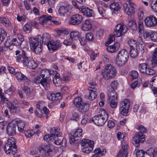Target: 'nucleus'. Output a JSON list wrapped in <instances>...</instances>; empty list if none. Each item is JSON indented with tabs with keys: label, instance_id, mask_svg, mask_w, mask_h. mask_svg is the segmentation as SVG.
<instances>
[{
	"label": "nucleus",
	"instance_id": "obj_1",
	"mask_svg": "<svg viewBox=\"0 0 157 157\" xmlns=\"http://www.w3.org/2000/svg\"><path fill=\"white\" fill-rule=\"evenodd\" d=\"M17 62L19 63H22L28 68L34 69L37 67V63L32 58L28 57L25 52H23L21 54H20L15 57Z\"/></svg>",
	"mask_w": 157,
	"mask_h": 157
},
{
	"label": "nucleus",
	"instance_id": "obj_2",
	"mask_svg": "<svg viewBox=\"0 0 157 157\" xmlns=\"http://www.w3.org/2000/svg\"><path fill=\"white\" fill-rule=\"evenodd\" d=\"M41 36L39 35L36 37L31 38L30 40V45L31 50L36 54H38L42 52Z\"/></svg>",
	"mask_w": 157,
	"mask_h": 157
},
{
	"label": "nucleus",
	"instance_id": "obj_3",
	"mask_svg": "<svg viewBox=\"0 0 157 157\" xmlns=\"http://www.w3.org/2000/svg\"><path fill=\"white\" fill-rule=\"evenodd\" d=\"M16 141L14 138L9 139L4 147L5 153L7 154L14 155L17 151L16 144Z\"/></svg>",
	"mask_w": 157,
	"mask_h": 157
},
{
	"label": "nucleus",
	"instance_id": "obj_4",
	"mask_svg": "<svg viewBox=\"0 0 157 157\" xmlns=\"http://www.w3.org/2000/svg\"><path fill=\"white\" fill-rule=\"evenodd\" d=\"M100 114L94 117L92 121L93 122L98 126H102L108 120L109 114L104 109L100 110Z\"/></svg>",
	"mask_w": 157,
	"mask_h": 157
},
{
	"label": "nucleus",
	"instance_id": "obj_5",
	"mask_svg": "<svg viewBox=\"0 0 157 157\" xmlns=\"http://www.w3.org/2000/svg\"><path fill=\"white\" fill-rule=\"evenodd\" d=\"M101 74L104 79L109 80L114 78L117 74V71L115 67L112 65H106L102 71Z\"/></svg>",
	"mask_w": 157,
	"mask_h": 157
},
{
	"label": "nucleus",
	"instance_id": "obj_6",
	"mask_svg": "<svg viewBox=\"0 0 157 157\" xmlns=\"http://www.w3.org/2000/svg\"><path fill=\"white\" fill-rule=\"evenodd\" d=\"M128 58V52L124 49H122L118 52L116 56V63L118 66H122L126 63Z\"/></svg>",
	"mask_w": 157,
	"mask_h": 157
},
{
	"label": "nucleus",
	"instance_id": "obj_7",
	"mask_svg": "<svg viewBox=\"0 0 157 157\" xmlns=\"http://www.w3.org/2000/svg\"><path fill=\"white\" fill-rule=\"evenodd\" d=\"M39 23L44 27H47V24L48 21H52L54 24L58 25L59 22L56 20V18L47 15H43L39 19Z\"/></svg>",
	"mask_w": 157,
	"mask_h": 157
},
{
	"label": "nucleus",
	"instance_id": "obj_8",
	"mask_svg": "<svg viewBox=\"0 0 157 157\" xmlns=\"http://www.w3.org/2000/svg\"><path fill=\"white\" fill-rule=\"evenodd\" d=\"M128 31L127 27L123 23L117 24L114 28V33L115 36L119 37L124 35Z\"/></svg>",
	"mask_w": 157,
	"mask_h": 157
},
{
	"label": "nucleus",
	"instance_id": "obj_9",
	"mask_svg": "<svg viewBox=\"0 0 157 157\" xmlns=\"http://www.w3.org/2000/svg\"><path fill=\"white\" fill-rule=\"evenodd\" d=\"M145 26L147 27H152L157 25V18L153 15L146 17L144 19Z\"/></svg>",
	"mask_w": 157,
	"mask_h": 157
},
{
	"label": "nucleus",
	"instance_id": "obj_10",
	"mask_svg": "<svg viewBox=\"0 0 157 157\" xmlns=\"http://www.w3.org/2000/svg\"><path fill=\"white\" fill-rule=\"evenodd\" d=\"M58 132H60V134L59 136V135H57L56 133L55 134L54 136L53 137V140L52 141L57 145H59L62 144V146L63 147H65L66 144V139H64L61 136L62 135V132L61 130L58 128V130H57Z\"/></svg>",
	"mask_w": 157,
	"mask_h": 157
},
{
	"label": "nucleus",
	"instance_id": "obj_11",
	"mask_svg": "<svg viewBox=\"0 0 157 157\" xmlns=\"http://www.w3.org/2000/svg\"><path fill=\"white\" fill-rule=\"evenodd\" d=\"M130 103L129 101L127 99H125L121 102L120 104V111L121 114L126 115L128 112Z\"/></svg>",
	"mask_w": 157,
	"mask_h": 157
},
{
	"label": "nucleus",
	"instance_id": "obj_12",
	"mask_svg": "<svg viewBox=\"0 0 157 157\" xmlns=\"http://www.w3.org/2000/svg\"><path fill=\"white\" fill-rule=\"evenodd\" d=\"M83 21L82 16L78 14L73 15L70 18L68 23L70 25H77L81 23Z\"/></svg>",
	"mask_w": 157,
	"mask_h": 157
},
{
	"label": "nucleus",
	"instance_id": "obj_13",
	"mask_svg": "<svg viewBox=\"0 0 157 157\" xmlns=\"http://www.w3.org/2000/svg\"><path fill=\"white\" fill-rule=\"evenodd\" d=\"M58 130V128H57L53 127L52 128L50 131V135L49 134L45 135L44 137V140L48 142H49L50 141H52L53 140L52 139L53 138V137L54 136V135H55V134L56 133V134L58 135L59 134V136L60 134V132H58L57 131Z\"/></svg>",
	"mask_w": 157,
	"mask_h": 157
},
{
	"label": "nucleus",
	"instance_id": "obj_14",
	"mask_svg": "<svg viewBox=\"0 0 157 157\" xmlns=\"http://www.w3.org/2000/svg\"><path fill=\"white\" fill-rule=\"evenodd\" d=\"M109 98L110 101V105L113 108H115L117 105V93L115 91L111 92L109 95Z\"/></svg>",
	"mask_w": 157,
	"mask_h": 157
},
{
	"label": "nucleus",
	"instance_id": "obj_15",
	"mask_svg": "<svg viewBox=\"0 0 157 157\" xmlns=\"http://www.w3.org/2000/svg\"><path fill=\"white\" fill-rule=\"evenodd\" d=\"M49 50L50 52H52L56 50L60 45L59 40L56 41H51L47 44Z\"/></svg>",
	"mask_w": 157,
	"mask_h": 157
},
{
	"label": "nucleus",
	"instance_id": "obj_16",
	"mask_svg": "<svg viewBox=\"0 0 157 157\" xmlns=\"http://www.w3.org/2000/svg\"><path fill=\"white\" fill-rule=\"evenodd\" d=\"M124 5V8L125 13L128 15H132L134 12V4L128 2Z\"/></svg>",
	"mask_w": 157,
	"mask_h": 157
},
{
	"label": "nucleus",
	"instance_id": "obj_17",
	"mask_svg": "<svg viewBox=\"0 0 157 157\" xmlns=\"http://www.w3.org/2000/svg\"><path fill=\"white\" fill-rule=\"evenodd\" d=\"M17 126L16 123H10L6 128V132L9 136H13L16 133V128Z\"/></svg>",
	"mask_w": 157,
	"mask_h": 157
},
{
	"label": "nucleus",
	"instance_id": "obj_18",
	"mask_svg": "<svg viewBox=\"0 0 157 157\" xmlns=\"http://www.w3.org/2000/svg\"><path fill=\"white\" fill-rule=\"evenodd\" d=\"M79 10L83 13L84 16L87 17H91L93 15V10L84 6H82L79 8Z\"/></svg>",
	"mask_w": 157,
	"mask_h": 157
},
{
	"label": "nucleus",
	"instance_id": "obj_19",
	"mask_svg": "<svg viewBox=\"0 0 157 157\" xmlns=\"http://www.w3.org/2000/svg\"><path fill=\"white\" fill-rule=\"evenodd\" d=\"M88 89L89 93V99L91 101L94 100L97 96L96 88L95 87L89 86Z\"/></svg>",
	"mask_w": 157,
	"mask_h": 157
},
{
	"label": "nucleus",
	"instance_id": "obj_20",
	"mask_svg": "<svg viewBox=\"0 0 157 157\" xmlns=\"http://www.w3.org/2000/svg\"><path fill=\"white\" fill-rule=\"evenodd\" d=\"M92 28L91 22L89 20H86L83 21L81 29L83 31L90 30Z\"/></svg>",
	"mask_w": 157,
	"mask_h": 157
},
{
	"label": "nucleus",
	"instance_id": "obj_21",
	"mask_svg": "<svg viewBox=\"0 0 157 157\" xmlns=\"http://www.w3.org/2000/svg\"><path fill=\"white\" fill-rule=\"evenodd\" d=\"M24 40V38L21 34H18L17 38H13L12 40L13 45L17 46L21 45L22 42Z\"/></svg>",
	"mask_w": 157,
	"mask_h": 157
},
{
	"label": "nucleus",
	"instance_id": "obj_22",
	"mask_svg": "<svg viewBox=\"0 0 157 157\" xmlns=\"http://www.w3.org/2000/svg\"><path fill=\"white\" fill-rule=\"evenodd\" d=\"M145 140L144 136L142 134L138 133L133 138V141L135 144H137V147L140 143H143Z\"/></svg>",
	"mask_w": 157,
	"mask_h": 157
},
{
	"label": "nucleus",
	"instance_id": "obj_23",
	"mask_svg": "<svg viewBox=\"0 0 157 157\" xmlns=\"http://www.w3.org/2000/svg\"><path fill=\"white\" fill-rule=\"evenodd\" d=\"M120 44L118 42H116L113 44L108 46L106 47L108 51L111 53H114L118 50L120 47Z\"/></svg>",
	"mask_w": 157,
	"mask_h": 157
},
{
	"label": "nucleus",
	"instance_id": "obj_24",
	"mask_svg": "<svg viewBox=\"0 0 157 157\" xmlns=\"http://www.w3.org/2000/svg\"><path fill=\"white\" fill-rule=\"evenodd\" d=\"M70 8V6L67 5L61 6L58 10V13L60 16H64L67 12H68Z\"/></svg>",
	"mask_w": 157,
	"mask_h": 157
},
{
	"label": "nucleus",
	"instance_id": "obj_25",
	"mask_svg": "<svg viewBox=\"0 0 157 157\" xmlns=\"http://www.w3.org/2000/svg\"><path fill=\"white\" fill-rule=\"evenodd\" d=\"M94 145V142L93 141H91L90 144H86L83 148L82 152L86 153H90L93 150Z\"/></svg>",
	"mask_w": 157,
	"mask_h": 157
},
{
	"label": "nucleus",
	"instance_id": "obj_26",
	"mask_svg": "<svg viewBox=\"0 0 157 157\" xmlns=\"http://www.w3.org/2000/svg\"><path fill=\"white\" fill-rule=\"evenodd\" d=\"M89 108L88 104L83 102L77 108L80 112L86 113L89 110Z\"/></svg>",
	"mask_w": 157,
	"mask_h": 157
},
{
	"label": "nucleus",
	"instance_id": "obj_27",
	"mask_svg": "<svg viewBox=\"0 0 157 157\" xmlns=\"http://www.w3.org/2000/svg\"><path fill=\"white\" fill-rule=\"evenodd\" d=\"M15 75L17 80L19 82H28L29 79L27 78L21 72H16Z\"/></svg>",
	"mask_w": 157,
	"mask_h": 157
},
{
	"label": "nucleus",
	"instance_id": "obj_28",
	"mask_svg": "<svg viewBox=\"0 0 157 157\" xmlns=\"http://www.w3.org/2000/svg\"><path fill=\"white\" fill-rule=\"evenodd\" d=\"M43 153L46 157H50L52 153V150L49 146H45L42 148Z\"/></svg>",
	"mask_w": 157,
	"mask_h": 157
},
{
	"label": "nucleus",
	"instance_id": "obj_29",
	"mask_svg": "<svg viewBox=\"0 0 157 157\" xmlns=\"http://www.w3.org/2000/svg\"><path fill=\"white\" fill-rule=\"evenodd\" d=\"M17 125L18 131L21 132H24V128L25 126V122L21 120L18 121L16 124Z\"/></svg>",
	"mask_w": 157,
	"mask_h": 157
},
{
	"label": "nucleus",
	"instance_id": "obj_30",
	"mask_svg": "<svg viewBox=\"0 0 157 157\" xmlns=\"http://www.w3.org/2000/svg\"><path fill=\"white\" fill-rule=\"evenodd\" d=\"M151 62L152 66L155 67L157 66V48H155V51L153 53Z\"/></svg>",
	"mask_w": 157,
	"mask_h": 157
},
{
	"label": "nucleus",
	"instance_id": "obj_31",
	"mask_svg": "<svg viewBox=\"0 0 157 157\" xmlns=\"http://www.w3.org/2000/svg\"><path fill=\"white\" fill-rule=\"evenodd\" d=\"M50 35L48 33H45L43 34L42 36H41V44H42L43 42H44V44H47L50 41Z\"/></svg>",
	"mask_w": 157,
	"mask_h": 157
},
{
	"label": "nucleus",
	"instance_id": "obj_32",
	"mask_svg": "<svg viewBox=\"0 0 157 157\" xmlns=\"http://www.w3.org/2000/svg\"><path fill=\"white\" fill-rule=\"evenodd\" d=\"M40 84L45 90H48L49 89L50 86V83L48 79L43 78Z\"/></svg>",
	"mask_w": 157,
	"mask_h": 157
},
{
	"label": "nucleus",
	"instance_id": "obj_33",
	"mask_svg": "<svg viewBox=\"0 0 157 157\" xmlns=\"http://www.w3.org/2000/svg\"><path fill=\"white\" fill-rule=\"evenodd\" d=\"M146 154L149 156L155 157V155L157 154V148L151 147L147 150Z\"/></svg>",
	"mask_w": 157,
	"mask_h": 157
},
{
	"label": "nucleus",
	"instance_id": "obj_34",
	"mask_svg": "<svg viewBox=\"0 0 157 157\" xmlns=\"http://www.w3.org/2000/svg\"><path fill=\"white\" fill-rule=\"evenodd\" d=\"M49 70L47 69L42 70L40 72V75L43 78H48L49 77Z\"/></svg>",
	"mask_w": 157,
	"mask_h": 157
},
{
	"label": "nucleus",
	"instance_id": "obj_35",
	"mask_svg": "<svg viewBox=\"0 0 157 157\" xmlns=\"http://www.w3.org/2000/svg\"><path fill=\"white\" fill-rule=\"evenodd\" d=\"M110 9L114 11H118L121 10V7L118 3L114 2L110 5Z\"/></svg>",
	"mask_w": 157,
	"mask_h": 157
},
{
	"label": "nucleus",
	"instance_id": "obj_36",
	"mask_svg": "<svg viewBox=\"0 0 157 157\" xmlns=\"http://www.w3.org/2000/svg\"><path fill=\"white\" fill-rule=\"evenodd\" d=\"M15 90V87L11 85L9 88H5L4 92L6 94H7L9 95H11L14 93Z\"/></svg>",
	"mask_w": 157,
	"mask_h": 157
},
{
	"label": "nucleus",
	"instance_id": "obj_37",
	"mask_svg": "<svg viewBox=\"0 0 157 157\" xmlns=\"http://www.w3.org/2000/svg\"><path fill=\"white\" fill-rule=\"evenodd\" d=\"M7 36V33L2 28H0V44L2 43Z\"/></svg>",
	"mask_w": 157,
	"mask_h": 157
},
{
	"label": "nucleus",
	"instance_id": "obj_38",
	"mask_svg": "<svg viewBox=\"0 0 157 157\" xmlns=\"http://www.w3.org/2000/svg\"><path fill=\"white\" fill-rule=\"evenodd\" d=\"M81 33L75 30L72 31L70 34V37L71 40H75L76 38H78L81 35Z\"/></svg>",
	"mask_w": 157,
	"mask_h": 157
},
{
	"label": "nucleus",
	"instance_id": "obj_39",
	"mask_svg": "<svg viewBox=\"0 0 157 157\" xmlns=\"http://www.w3.org/2000/svg\"><path fill=\"white\" fill-rule=\"evenodd\" d=\"M82 130L81 128H78L74 132L72 131L71 133L75 137H81L82 133Z\"/></svg>",
	"mask_w": 157,
	"mask_h": 157
},
{
	"label": "nucleus",
	"instance_id": "obj_40",
	"mask_svg": "<svg viewBox=\"0 0 157 157\" xmlns=\"http://www.w3.org/2000/svg\"><path fill=\"white\" fill-rule=\"evenodd\" d=\"M53 81L54 84L57 86L60 85L61 80L60 77L56 75L53 78Z\"/></svg>",
	"mask_w": 157,
	"mask_h": 157
},
{
	"label": "nucleus",
	"instance_id": "obj_41",
	"mask_svg": "<svg viewBox=\"0 0 157 157\" xmlns=\"http://www.w3.org/2000/svg\"><path fill=\"white\" fill-rule=\"evenodd\" d=\"M147 69V66L145 63H141L139 65L138 69L141 73H146Z\"/></svg>",
	"mask_w": 157,
	"mask_h": 157
},
{
	"label": "nucleus",
	"instance_id": "obj_42",
	"mask_svg": "<svg viewBox=\"0 0 157 157\" xmlns=\"http://www.w3.org/2000/svg\"><path fill=\"white\" fill-rule=\"evenodd\" d=\"M83 102L82 98L79 97H76L73 101L74 104L77 108Z\"/></svg>",
	"mask_w": 157,
	"mask_h": 157
},
{
	"label": "nucleus",
	"instance_id": "obj_43",
	"mask_svg": "<svg viewBox=\"0 0 157 157\" xmlns=\"http://www.w3.org/2000/svg\"><path fill=\"white\" fill-rule=\"evenodd\" d=\"M130 54L132 58H135L136 57L138 54L137 48H131L130 51Z\"/></svg>",
	"mask_w": 157,
	"mask_h": 157
},
{
	"label": "nucleus",
	"instance_id": "obj_44",
	"mask_svg": "<svg viewBox=\"0 0 157 157\" xmlns=\"http://www.w3.org/2000/svg\"><path fill=\"white\" fill-rule=\"evenodd\" d=\"M128 42L131 48H137L138 44L136 40L133 39L129 40Z\"/></svg>",
	"mask_w": 157,
	"mask_h": 157
},
{
	"label": "nucleus",
	"instance_id": "obj_45",
	"mask_svg": "<svg viewBox=\"0 0 157 157\" xmlns=\"http://www.w3.org/2000/svg\"><path fill=\"white\" fill-rule=\"evenodd\" d=\"M1 19L0 20L1 22L6 27H8L11 25V23L10 22L8 18L6 17L2 18L1 17Z\"/></svg>",
	"mask_w": 157,
	"mask_h": 157
},
{
	"label": "nucleus",
	"instance_id": "obj_46",
	"mask_svg": "<svg viewBox=\"0 0 157 157\" xmlns=\"http://www.w3.org/2000/svg\"><path fill=\"white\" fill-rule=\"evenodd\" d=\"M150 4L153 10L157 13V0H150Z\"/></svg>",
	"mask_w": 157,
	"mask_h": 157
},
{
	"label": "nucleus",
	"instance_id": "obj_47",
	"mask_svg": "<svg viewBox=\"0 0 157 157\" xmlns=\"http://www.w3.org/2000/svg\"><path fill=\"white\" fill-rule=\"evenodd\" d=\"M128 152L126 150L121 149L117 155V157H127Z\"/></svg>",
	"mask_w": 157,
	"mask_h": 157
},
{
	"label": "nucleus",
	"instance_id": "obj_48",
	"mask_svg": "<svg viewBox=\"0 0 157 157\" xmlns=\"http://www.w3.org/2000/svg\"><path fill=\"white\" fill-rule=\"evenodd\" d=\"M71 119L76 121H78L79 120V116L76 110H74L72 112Z\"/></svg>",
	"mask_w": 157,
	"mask_h": 157
},
{
	"label": "nucleus",
	"instance_id": "obj_49",
	"mask_svg": "<svg viewBox=\"0 0 157 157\" xmlns=\"http://www.w3.org/2000/svg\"><path fill=\"white\" fill-rule=\"evenodd\" d=\"M47 97L48 99L52 101H55V94L52 92L49 91L47 94Z\"/></svg>",
	"mask_w": 157,
	"mask_h": 157
},
{
	"label": "nucleus",
	"instance_id": "obj_50",
	"mask_svg": "<svg viewBox=\"0 0 157 157\" xmlns=\"http://www.w3.org/2000/svg\"><path fill=\"white\" fill-rule=\"evenodd\" d=\"M43 79L40 75H38L34 78L33 82L36 84H40Z\"/></svg>",
	"mask_w": 157,
	"mask_h": 157
},
{
	"label": "nucleus",
	"instance_id": "obj_51",
	"mask_svg": "<svg viewBox=\"0 0 157 157\" xmlns=\"http://www.w3.org/2000/svg\"><path fill=\"white\" fill-rule=\"evenodd\" d=\"M86 38L88 41L93 40L94 38V35L90 32H88L86 35Z\"/></svg>",
	"mask_w": 157,
	"mask_h": 157
},
{
	"label": "nucleus",
	"instance_id": "obj_52",
	"mask_svg": "<svg viewBox=\"0 0 157 157\" xmlns=\"http://www.w3.org/2000/svg\"><path fill=\"white\" fill-rule=\"evenodd\" d=\"M79 40L80 43L82 45H84L86 43L87 40L85 37L81 35L79 37Z\"/></svg>",
	"mask_w": 157,
	"mask_h": 157
},
{
	"label": "nucleus",
	"instance_id": "obj_53",
	"mask_svg": "<svg viewBox=\"0 0 157 157\" xmlns=\"http://www.w3.org/2000/svg\"><path fill=\"white\" fill-rule=\"evenodd\" d=\"M98 12L102 17L106 16L105 11L102 7L101 6L98 7Z\"/></svg>",
	"mask_w": 157,
	"mask_h": 157
},
{
	"label": "nucleus",
	"instance_id": "obj_54",
	"mask_svg": "<svg viewBox=\"0 0 157 157\" xmlns=\"http://www.w3.org/2000/svg\"><path fill=\"white\" fill-rule=\"evenodd\" d=\"M111 87L113 89H116L119 86V84L117 80L112 82L111 84Z\"/></svg>",
	"mask_w": 157,
	"mask_h": 157
},
{
	"label": "nucleus",
	"instance_id": "obj_55",
	"mask_svg": "<svg viewBox=\"0 0 157 157\" xmlns=\"http://www.w3.org/2000/svg\"><path fill=\"white\" fill-rule=\"evenodd\" d=\"M35 133L33 130H28L25 132V134L27 137L29 138L32 136Z\"/></svg>",
	"mask_w": 157,
	"mask_h": 157
},
{
	"label": "nucleus",
	"instance_id": "obj_56",
	"mask_svg": "<svg viewBox=\"0 0 157 157\" xmlns=\"http://www.w3.org/2000/svg\"><path fill=\"white\" fill-rule=\"evenodd\" d=\"M144 25L143 22L139 21L138 22V27L139 29V32L140 33H141L144 30Z\"/></svg>",
	"mask_w": 157,
	"mask_h": 157
},
{
	"label": "nucleus",
	"instance_id": "obj_57",
	"mask_svg": "<svg viewBox=\"0 0 157 157\" xmlns=\"http://www.w3.org/2000/svg\"><path fill=\"white\" fill-rule=\"evenodd\" d=\"M92 140H89L83 139L80 142V144L82 146H84L87 144H90L91 141Z\"/></svg>",
	"mask_w": 157,
	"mask_h": 157
},
{
	"label": "nucleus",
	"instance_id": "obj_58",
	"mask_svg": "<svg viewBox=\"0 0 157 157\" xmlns=\"http://www.w3.org/2000/svg\"><path fill=\"white\" fill-rule=\"evenodd\" d=\"M145 152L143 150H137L136 152V157H144Z\"/></svg>",
	"mask_w": 157,
	"mask_h": 157
},
{
	"label": "nucleus",
	"instance_id": "obj_59",
	"mask_svg": "<svg viewBox=\"0 0 157 157\" xmlns=\"http://www.w3.org/2000/svg\"><path fill=\"white\" fill-rule=\"evenodd\" d=\"M23 90L25 92L27 95H29L30 94L32 90L30 89L29 87L26 86H24Z\"/></svg>",
	"mask_w": 157,
	"mask_h": 157
},
{
	"label": "nucleus",
	"instance_id": "obj_60",
	"mask_svg": "<svg viewBox=\"0 0 157 157\" xmlns=\"http://www.w3.org/2000/svg\"><path fill=\"white\" fill-rule=\"evenodd\" d=\"M151 40L154 42L157 41V33H153L150 35Z\"/></svg>",
	"mask_w": 157,
	"mask_h": 157
},
{
	"label": "nucleus",
	"instance_id": "obj_61",
	"mask_svg": "<svg viewBox=\"0 0 157 157\" xmlns=\"http://www.w3.org/2000/svg\"><path fill=\"white\" fill-rule=\"evenodd\" d=\"M88 117L87 116H85L82 117L81 121V124L83 126L85 125L87 122Z\"/></svg>",
	"mask_w": 157,
	"mask_h": 157
},
{
	"label": "nucleus",
	"instance_id": "obj_62",
	"mask_svg": "<svg viewBox=\"0 0 157 157\" xmlns=\"http://www.w3.org/2000/svg\"><path fill=\"white\" fill-rule=\"evenodd\" d=\"M31 29V27L29 23L26 24L23 27L24 30L25 32L30 31Z\"/></svg>",
	"mask_w": 157,
	"mask_h": 157
},
{
	"label": "nucleus",
	"instance_id": "obj_63",
	"mask_svg": "<svg viewBox=\"0 0 157 157\" xmlns=\"http://www.w3.org/2000/svg\"><path fill=\"white\" fill-rule=\"evenodd\" d=\"M122 148L121 149L126 150L127 151V149L128 147V144L125 141L123 140L122 143Z\"/></svg>",
	"mask_w": 157,
	"mask_h": 157
},
{
	"label": "nucleus",
	"instance_id": "obj_64",
	"mask_svg": "<svg viewBox=\"0 0 157 157\" xmlns=\"http://www.w3.org/2000/svg\"><path fill=\"white\" fill-rule=\"evenodd\" d=\"M138 130L139 132L142 134L146 133L147 131L146 128L142 125H140L139 126Z\"/></svg>",
	"mask_w": 157,
	"mask_h": 157
}]
</instances>
